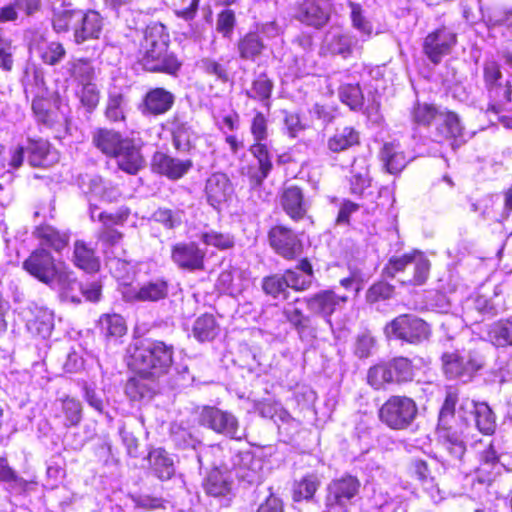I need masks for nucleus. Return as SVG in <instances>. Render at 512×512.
Returning a JSON list of instances; mask_svg holds the SVG:
<instances>
[{"instance_id":"nucleus-40","label":"nucleus","mask_w":512,"mask_h":512,"mask_svg":"<svg viewBox=\"0 0 512 512\" xmlns=\"http://www.w3.org/2000/svg\"><path fill=\"white\" fill-rule=\"evenodd\" d=\"M28 163L34 168H46L49 166L48 157L52 151L51 143L42 137H28L25 146Z\"/></svg>"},{"instance_id":"nucleus-25","label":"nucleus","mask_w":512,"mask_h":512,"mask_svg":"<svg viewBox=\"0 0 512 512\" xmlns=\"http://www.w3.org/2000/svg\"><path fill=\"white\" fill-rule=\"evenodd\" d=\"M233 468L239 481L249 485L262 481L263 462L251 451H242L232 458Z\"/></svg>"},{"instance_id":"nucleus-14","label":"nucleus","mask_w":512,"mask_h":512,"mask_svg":"<svg viewBox=\"0 0 512 512\" xmlns=\"http://www.w3.org/2000/svg\"><path fill=\"white\" fill-rule=\"evenodd\" d=\"M206 258V250L195 241H179L170 247V259L182 271H204Z\"/></svg>"},{"instance_id":"nucleus-43","label":"nucleus","mask_w":512,"mask_h":512,"mask_svg":"<svg viewBox=\"0 0 512 512\" xmlns=\"http://www.w3.org/2000/svg\"><path fill=\"white\" fill-rule=\"evenodd\" d=\"M220 326L212 313H203L198 316L192 327L194 338L201 343L211 342L219 335Z\"/></svg>"},{"instance_id":"nucleus-10","label":"nucleus","mask_w":512,"mask_h":512,"mask_svg":"<svg viewBox=\"0 0 512 512\" xmlns=\"http://www.w3.org/2000/svg\"><path fill=\"white\" fill-rule=\"evenodd\" d=\"M199 424L229 439L242 440L245 432L238 418L231 412L214 406H205L199 414Z\"/></svg>"},{"instance_id":"nucleus-29","label":"nucleus","mask_w":512,"mask_h":512,"mask_svg":"<svg viewBox=\"0 0 512 512\" xmlns=\"http://www.w3.org/2000/svg\"><path fill=\"white\" fill-rule=\"evenodd\" d=\"M58 296L62 301L80 304L81 283L78 281L74 271L70 269L65 262L61 263V270L55 276L54 283Z\"/></svg>"},{"instance_id":"nucleus-30","label":"nucleus","mask_w":512,"mask_h":512,"mask_svg":"<svg viewBox=\"0 0 512 512\" xmlns=\"http://www.w3.org/2000/svg\"><path fill=\"white\" fill-rule=\"evenodd\" d=\"M32 234L42 246L41 248L51 249L57 253H61L66 249L70 242V234L68 232L46 222L37 225Z\"/></svg>"},{"instance_id":"nucleus-60","label":"nucleus","mask_w":512,"mask_h":512,"mask_svg":"<svg viewBox=\"0 0 512 512\" xmlns=\"http://www.w3.org/2000/svg\"><path fill=\"white\" fill-rule=\"evenodd\" d=\"M200 67L205 75L213 77L216 81L223 84L232 80L228 66L216 59L210 57L203 58L201 59Z\"/></svg>"},{"instance_id":"nucleus-12","label":"nucleus","mask_w":512,"mask_h":512,"mask_svg":"<svg viewBox=\"0 0 512 512\" xmlns=\"http://www.w3.org/2000/svg\"><path fill=\"white\" fill-rule=\"evenodd\" d=\"M61 263L56 261L49 250L36 248L23 261L22 269L39 282L51 286L61 270Z\"/></svg>"},{"instance_id":"nucleus-62","label":"nucleus","mask_w":512,"mask_h":512,"mask_svg":"<svg viewBox=\"0 0 512 512\" xmlns=\"http://www.w3.org/2000/svg\"><path fill=\"white\" fill-rule=\"evenodd\" d=\"M249 131L253 142H266L269 136L268 115L262 111L254 110L249 124Z\"/></svg>"},{"instance_id":"nucleus-46","label":"nucleus","mask_w":512,"mask_h":512,"mask_svg":"<svg viewBox=\"0 0 512 512\" xmlns=\"http://www.w3.org/2000/svg\"><path fill=\"white\" fill-rule=\"evenodd\" d=\"M354 45L349 35L338 33L327 38L322 46V54L325 56H338L348 59L352 56Z\"/></svg>"},{"instance_id":"nucleus-33","label":"nucleus","mask_w":512,"mask_h":512,"mask_svg":"<svg viewBox=\"0 0 512 512\" xmlns=\"http://www.w3.org/2000/svg\"><path fill=\"white\" fill-rule=\"evenodd\" d=\"M360 144V131L351 125L336 128L326 141L327 149L333 154L349 151L360 146Z\"/></svg>"},{"instance_id":"nucleus-9","label":"nucleus","mask_w":512,"mask_h":512,"mask_svg":"<svg viewBox=\"0 0 512 512\" xmlns=\"http://www.w3.org/2000/svg\"><path fill=\"white\" fill-rule=\"evenodd\" d=\"M418 408L413 399L406 396H391L380 408L379 418L395 430L406 429L415 420Z\"/></svg>"},{"instance_id":"nucleus-7","label":"nucleus","mask_w":512,"mask_h":512,"mask_svg":"<svg viewBox=\"0 0 512 512\" xmlns=\"http://www.w3.org/2000/svg\"><path fill=\"white\" fill-rule=\"evenodd\" d=\"M457 395L448 392L439 412L438 433L442 447L448 452L451 461L462 460L466 452V445L461 432L449 426V420L454 417Z\"/></svg>"},{"instance_id":"nucleus-39","label":"nucleus","mask_w":512,"mask_h":512,"mask_svg":"<svg viewBox=\"0 0 512 512\" xmlns=\"http://www.w3.org/2000/svg\"><path fill=\"white\" fill-rule=\"evenodd\" d=\"M274 90V82L267 72H260L251 81L250 89L245 92L246 96L254 101L260 102L269 111L271 108V97Z\"/></svg>"},{"instance_id":"nucleus-64","label":"nucleus","mask_w":512,"mask_h":512,"mask_svg":"<svg viewBox=\"0 0 512 512\" xmlns=\"http://www.w3.org/2000/svg\"><path fill=\"white\" fill-rule=\"evenodd\" d=\"M204 488L207 494L214 497L223 496L230 490L229 483L218 470L208 475Z\"/></svg>"},{"instance_id":"nucleus-3","label":"nucleus","mask_w":512,"mask_h":512,"mask_svg":"<svg viewBox=\"0 0 512 512\" xmlns=\"http://www.w3.org/2000/svg\"><path fill=\"white\" fill-rule=\"evenodd\" d=\"M431 271V262L425 253L412 249L401 255L391 256L382 269V275L396 279L402 286L418 287L424 285Z\"/></svg>"},{"instance_id":"nucleus-34","label":"nucleus","mask_w":512,"mask_h":512,"mask_svg":"<svg viewBox=\"0 0 512 512\" xmlns=\"http://www.w3.org/2000/svg\"><path fill=\"white\" fill-rule=\"evenodd\" d=\"M130 137L123 136L120 131L112 128L99 127L92 133V144L105 156H112L127 142Z\"/></svg>"},{"instance_id":"nucleus-13","label":"nucleus","mask_w":512,"mask_h":512,"mask_svg":"<svg viewBox=\"0 0 512 512\" xmlns=\"http://www.w3.org/2000/svg\"><path fill=\"white\" fill-rule=\"evenodd\" d=\"M457 34L445 25L430 31L423 39L422 52L433 64L439 65L457 45Z\"/></svg>"},{"instance_id":"nucleus-38","label":"nucleus","mask_w":512,"mask_h":512,"mask_svg":"<svg viewBox=\"0 0 512 512\" xmlns=\"http://www.w3.org/2000/svg\"><path fill=\"white\" fill-rule=\"evenodd\" d=\"M168 122L171 125L170 133L175 150L185 153L190 152L194 148L191 126L177 115L171 117Z\"/></svg>"},{"instance_id":"nucleus-56","label":"nucleus","mask_w":512,"mask_h":512,"mask_svg":"<svg viewBox=\"0 0 512 512\" xmlns=\"http://www.w3.org/2000/svg\"><path fill=\"white\" fill-rule=\"evenodd\" d=\"M396 293V287L384 279L375 281L368 287L365 293V300L373 305L379 302L390 300Z\"/></svg>"},{"instance_id":"nucleus-58","label":"nucleus","mask_w":512,"mask_h":512,"mask_svg":"<svg viewBox=\"0 0 512 512\" xmlns=\"http://www.w3.org/2000/svg\"><path fill=\"white\" fill-rule=\"evenodd\" d=\"M200 240L206 246H211L220 251L231 250L235 247V237L231 233L208 230L200 234Z\"/></svg>"},{"instance_id":"nucleus-5","label":"nucleus","mask_w":512,"mask_h":512,"mask_svg":"<svg viewBox=\"0 0 512 512\" xmlns=\"http://www.w3.org/2000/svg\"><path fill=\"white\" fill-rule=\"evenodd\" d=\"M482 79L489 99L487 111L499 114L512 101V83L504 80L502 66L495 58H486L482 64Z\"/></svg>"},{"instance_id":"nucleus-41","label":"nucleus","mask_w":512,"mask_h":512,"mask_svg":"<svg viewBox=\"0 0 512 512\" xmlns=\"http://www.w3.org/2000/svg\"><path fill=\"white\" fill-rule=\"evenodd\" d=\"M40 60L48 66L59 64L66 56V49L59 41H47L43 37L33 45Z\"/></svg>"},{"instance_id":"nucleus-6","label":"nucleus","mask_w":512,"mask_h":512,"mask_svg":"<svg viewBox=\"0 0 512 512\" xmlns=\"http://www.w3.org/2000/svg\"><path fill=\"white\" fill-rule=\"evenodd\" d=\"M431 326L414 314H401L393 318L384 327L388 339L399 340L410 345L427 342L431 336Z\"/></svg>"},{"instance_id":"nucleus-49","label":"nucleus","mask_w":512,"mask_h":512,"mask_svg":"<svg viewBox=\"0 0 512 512\" xmlns=\"http://www.w3.org/2000/svg\"><path fill=\"white\" fill-rule=\"evenodd\" d=\"M98 323L101 333L107 339H117L127 333L126 322L119 314H103L100 316Z\"/></svg>"},{"instance_id":"nucleus-61","label":"nucleus","mask_w":512,"mask_h":512,"mask_svg":"<svg viewBox=\"0 0 512 512\" xmlns=\"http://www.w3.org/2000/svg\"><path fill=\"white\" fill-rule=\"evenodd\" d=\"M237 26L236 13L230 7H224L216 16V31L226 39H230Z\"/></svg>"},{"instance_id":"nucleus-63","label":"nucleus","mask_w":512,"mask_h":512,"mask_svg":"<svg viewBox=\"0 0 512 512\" xmlns=\"http://www.w3.org/2000/svg\"><path fill=\"white\" fill-rule=\"evenodd\" d=\"M201 0H171L174 15L184 21L195 19Z\"/></svg>"},{"instance_id":"nucleus-16","label":"nucleus","mask_w":512,"mask_h":512,"mask_svg":"<svg viewBox=\"0 0 512 512\" xmlns=\"http://www.w3.org/2000/svg\"><path fill=\"white\" fill-rule=\"evenodd\" d=\"M332 14L329 0H297L293 5V17L305 26L320 30L325 27Z\"/></svg>"},{"instance_id":"nucleus-57","label":"nucleus","mask_w":512,"mask_h":512,"mask_svg":"<svg viewBox=\"0 0 512 512\" xmlns=\"http://www.w3.org/2000/svg\"><path fill=\"white\" fill-rule=\"evenodd\" d=\"M125 95L120 92L109 93L104 109L105 118L111 123L126 121L124 110Z\"/></svg>"},{"instance_id":"nucleus-48","label":"nucleus","mask_w":512,"mask_h":512,"mask_svg":"<svg viewBox=\"0 0 512 512\" xmlns=\"http://www.w3.org/2000/svg\"><path fill=\"white\" fill-rule=\"evenodd\" d=\"M442 110L435 104L427 102H416L410 111L412 122L420 127H430L439 118Z\"/></svg>"},{"instance_id":"nucleus-45","label":"nucleus","mask_w":512,"mask_h":512,"mask_svg":"<svg viewBox=\"0 0 512 512\" xmlns=\"http://www.w3.org/2000/svg\"><path fill=\"white\" fill-rule=\"evenodd\" d=\"M465 407L470 410V416L476 427L484 434H490L495 429V417L486 403H475L467 400Z\"/></svg>"},{"instance_id":"nucleus-1","label":"nucleus","mask_w":512,"mask_h":512,"mask_svg":"<svg viewBox=\"0 0 512 512\" xmlns=\"http://www.w3.org/2000/svg\"><path fill=\"white\" fill-rule=\"evenodd\" d=\"M169 46V33L163 24L147 26L137 51V63L145 72L177 77L183 62Z\"/></svg>"},{"instance_id":"nucleus-47","label":"nucleus","mask_w":512,"mask_h":512,"mask_svg":"<svg viewBox=\"0 0 512 512\" xmlns=\"http://www.w3.org/2000/svg\"><path fill=\"white\" fill-rule=\"evenodd\" d=\"M0 482L6 485L8 491L15 494L25 492L29 484L9 465L6 457H0Z\"/></svg>"},{"instance_id":"nucleus-2","label":"nucleus","mask_w":512,"mask_h":512,"mask_svg":"<svg viewBox=\"0 0 512 512\" xmlns=\"http://www.w3.org/2000/svg\"><path fill=\"white\" fill-rule=\"evenodd\" d=\"M128 367L137 376L131 377L125 385V393L132 401L151 399L157 391L153 377L165 374L172 366V354H129Z\"/></svg>"},{"instance_id":"nucleus-4","label":"nucleus","mask_w":512,"mask_h":512,"mask_svg":"<svg viewBox=\"0 0 512 512\" xmlns=\"http://www.w3.org/2000/svg\"><path fill=\"white\" fill-rule=\"evenodd\" d=\"M31 110L36 123L53 131L56 138L61 139L70 133L69 106L58 92L37 94L32 100Z\"/></svg>"},{"instance_id":"nucleus-52","label":"nucleus","mask_w":512,"mask_h":512,"mask_svg":"<svg viewBox=\"0 0 512 512\" xmlns=\"http://www.w3.org/2000/svg\"><path fill=\"white\" fill-rule=\"evenodd\" d=\"M79 9H63L53 13L52 16V28L57 34L67 33L73 30L75 34V28L79 22Z\"/></svg>"},{"instance_id":"nucleus-8","label":"nucleus","mask_w":512,"mask_h":512,"mask_svg":"<svg viewBox=\"0 0 512 512\" xmlns=\"http://www.w3.org/2000/svg\"><path fill=\"white\" fill-rule=\"evenodd\" d=\"M270 248L287 261L296 260L304 250L299 234L288 224L277 222L267 230Z\"/></svg>"},{"instance_id":"nucleus-18","label":"nucleus","mask_w":512,"mask_h":512,"mask_svg":"<svg viewBox=\"0 0 512 512\" xmlns=\"http://www.w3.org/2000/svg\"><path fill=\"white\" fill-rule=\"evenodd\" d=\"M279 205L287 217L295 222L312 219L309 215L310 202L303 187L297 184L284 185L278 194Z\"/></svg>"},{"instance_id":"nucleus-11","label":"nucleus","mask_w":512,"mask_h":512,"mask_svg":"<svg viewBox=\"0 0 512 512\" xmlns=\"http://www.w3.org/2000/svg\"><path fill=\"white\" fill-rule=\"evenodd\" d=\"M414 376V366L405 357L394 358L387 364L376 365L368 371V382L376 389L384 383L407 382Z\"/></svg>"},{"instance_id":"nucleus-36","label":"nucleus","mask_w":512,"mask_h":512,"mask_svg":"<svg viewBox=\"0 0 512 512\" xmlns=\"http://www.w3.org/2000/svg\"><path fill=\"white\" fill-rule=\"evenodd\" d=\"M286 277L288 289L295 292H303L312 286L311 278L314 277V269L307 257L298 260L295 269L288 268L283 272Z\"/></svg>"},{"instance_id":"nucleus-32","label":"nucleus","mask_w":512,"mask_h":512,"mask_svg":"<svg viewBox=\"0 0 512 512\" xmlns=\"http://www.w3.org/2000/svg\"><path fill=\"white\" fill-rule=\"evenodd\" d=\"M102 29L103 19L98 12L94 10H80L74 41L76 44H82L86 41L99 39Z\"/></svg>"},{"instance_id":"nucleus-27","label":"nucleus","mask_w":512,"mask_h":512,"mask_svg":"<svg viewBox=\"0 0 512 512\" xmlns=\"http://www.w3.org/2000/svg\"><path fill=\"white\" fill-rule=\"evenodd\" d=\"M266 49L267 45L258 27L239 35L235 42L237 56L244 62H255L264 55Z\"/></svg>"},{"instance_id":"nucleus-17","label":"nucleus","mask_w":512,"mask_h":512,"mask_svg":"<svg viewBox=\"0 0 512 512\" xmlns=\"http://www.w3.org/2000/svg\"><path fill=\"white\" fill-rule=\"evenodd\" d=\"M360 486L359 479L348 474L332 480L326 487L324 500L326 511L346 509L347 504L359 493Z\"/></svg>"},{"instance_id":"nucleus-22","label":"nucleus","mask_w":512,"mask_h":512,"mask_svg":"<svg viewBox=\"0 0 512 512\" xmlns=\"http://www.w3.org/2000/svg\"><path fill=\"white\" fill-rule=\"evenodd\" d=\"M347 301L346 295H338L333 289H323L303 298L307 310L312 315L325 319L330 318Z\"/></svg>"},{"instance_id":"nucleus-15","label":"nucleus","mask_w":512,"mask_h":512,"mask_svg":"<svg viewBox=\"0 0 512 512\" xmlns=\"http://www.w3.org/2000/svg\"><path fill=\"white\" fill-rule=\"evenodd\" d=\"M204 195L207 203L217 211L230 206L236 197L230 177L221 171L211 173L205 180Z\"/></svg>"},{"instance_id":"nucleus-20","label":"nucleus","mask_w":512,"mask_h":512,"mask_svg":"<svg viewBox=\"0 0 512 512\" xmlns=\"http://www.w3.org/2000/svg\"><path fill=\"white\" fill-rule=\"evenodd\" d=\"M441 122L435 127L437 143H448L453 149L464 143L465 127L459 114L450 109L442 110Z\"/></svg>"},{"instance_id":"nucleus-44","label":"nucleus","mask_w":512,"mask_h":512,"mask_svg":"<svg viewBox=\"0 0 512 512\" xmlns=\"http://www.w3.org/2000/svg\"><path fill=\"white\" fill-rule=\"evenodd\" d=\"M410 474L415 477L425 490L429 493L433 500L442 499L440 495V489L435 483L434 477L431 475V471L426 461L422 459H414L410 463L409 467Z\"/></svg>"},{"instance_id":"nucleus-42","label":"nucleus","mask_w":512,"mask_h":512,"mask_svg":"<svg viewBox=\"0 0 512 512\" xmlns=\"http://www.w3.org/2000/svg\"><path fill=\"white\" fill-rule=\"evenodd\" d=\"M150 467L160 480H169L175 473L174 460L163 448H155L148 454Z\"/></svg>"},{"instance_id":"nucleus-59","label":"nucleus","mask_w":512,"mask_h":512,"mask_svg":"<svg viewBox=\"0 0 512 512\" xmlns=\"http://www.w3.org/2000/svg\"><path fill=\"white\" fill-rule=\"evenodd\" d=\"M184 211L180 209H170L168 207H158L152 214V219L167 230H173L181 226L183 222Z\"/></svg>"},{"instance_id":"nucleus-28","label":"nucleus","mask_w":512,"mask_h":512,"mask_svg":"<svg viewBox=\"0 0 512 512\" xmlns=\"http://www.w3.org/2000/svg\"><path fill=\"white\" fill-rule=\"evenodd\" d=\"M169 280L164 277L152 279L137 290H127L123 296L127 301L158 302L169 295Z\"/></svg>"},{"instance_id":"nucleus-24","label":"nucleus","mask_w":512,"mask_h":512,"mask_svg":"<svg viewBox=\"0 0 512 512\" xmlns=\"http://www.w3.org/2000/svg\"><path fill=\"white\" fill-rule=\"evenodd\" d=\"M175 100L170 90L160 86L151 87L143 95L139 109L143 115L157 117L168 113Z\"/></svg>"},{"instance_id":"nucleus-23","label":"nucleus","mask_w":512,"mask_h":512,"mask_svg":"<svg viewBox=\"0 0 512 512\" xmlns=\"http://www.w3.org/2000/svg\"><path fill=\"white\" fill-rule=\"evenodd\" d=\"M442 366L448 378L466 382L481 368L482 361L472 354H443Z\"/></svg>"},{"instance_id":"nucleus-19","label":"nucleus","mask_w":512,"mask_h":512,"mask_svg":"<svg viewBox=\"0 0 512 512\" xmlns=\"http://www.w3.org/2000/svg\"><path fill=\"white\" fill-rule=\"evenodd\" d=\"M248 151L257 162V166H247L242 169V174L248 179L251 188H259L269 177L273 170L271 153L266 142H252Z\"/></svg>"},{"instance_id":"nucleus-55","label":"nucleus","mask_w":512,"mask_h":512,"mask_svg":"<svg viewBox=\"0 0 512 512\" xmlns=\"http://www.w3.org/2000/svg\"><path fill=\"white\" fill-rule=\"evenodd\" d=\"M283 315L286 320L295 328L301 338L304 336L314 337V329L311 326L310 317L305 315L300 308H284Z\"/></svg>"},{"instance_id":"nucleus-31","label":"nucleus","mask_w":512,"mask_h":512,"mask_svg":"<svg viewBox=\"0 0 512 512\" xmlns=\"http://www.w3.org/2000/svg\"><path fill=\"white\" fill-rule=\"evenodd\" d=\"M72 263L87 274H96L101 269V259L97 255L96 247L81 239L73 244Z\"/></svg>"},{"instance_id":"nucleus-50","label":"nucleus","mask_w":512,"mask_h":512,"mask_svg":"<svg viewBox=\"0 0 512 512\" xmlns=\"http://www.w3.org/2000/svg\"><path fill=\"white\" fill-rule=\"evenodd\" d=\"M488 337L497 348L512 347V322L508 319L494 322L488 331Z\"/></svg>"},{"instance_id":"nucleus-26","label":"nucleus","mask_w":512,"mask_h":512,"mask_svg":"<svg viewBox=\"0 0 512 512\" xmlns=\"http://www.w3.org/2000/svg\"><path fill=\"white\" fill-rule=\"evenodd\" d=\"M112 159L119 170L131 176L137 175L146 165L141 146L133 138H129Z\"/></svg>"},{"instance_id":"nucleus-37","label":"nucleus","mask_w":512,"mask_h":512,"mask_svg":"<svg viewBox=\"0 0 512 512\" xmlns=\"http://www.w3.org/2000/svg\"><path fill=\"white\" fill-rule=\"evenodd\" d=\"M31 316L27 320L28 330L37 336L47 338L51 335L54 328L53 312L42 306H35L30 311Z\"/></svg>"},{"instance_id":"nucleus-21","label":"nucleus","mask_w":512,"mask_h":512,"mask_svg":"<svg viewBox=\"0 0 512 512\" xmlns=\"http://www.w3.org/2000/svg\"><path fill=\"white\" fill-rule=\"evenodd\" d=\"M151 170L171 181L182 179L193 168L191 159H180L163 151H156L151 158Z\"/></svg>"},{"instance_id":"nucleus-54","label":"nucleus","mask_w":512,"mask_h":512,"mask_svg":"<svg viewBox=\"0 0 512 512\" xmlns=\"http://www.w3.org/2000/svg\"><path fill=\"white\" fill-rule=\"evenodd\" d=\"M319 486L320 480L317 475L304 476L299 481H295L293 485V500L295 502L312 500Z\"/></svg>"},{"instance_id":"nucleus-53","label":"nucleus","mask_w":512,"mask_h":512,"mask_svg":"<svg viewBox=\"0 0 512 512\" xmlns=\"http://www.w3.org/2000/svg\"><path fill=\"white\" fill-rule=\"evenodd\" d=\"M261 288L267 296L274 299L279 297L287 299L289 295L288 284L283 273H273L263 277L261 281Z\"/></svg>"},{"instance_id":"nucleus-35","label":"nucleus","mask_w":512,"mask_h":512,"mask_svg":"<svg viewBox=\"0 0 512 512\" xmlns=\"http://www.w3.org/2000/svg\"><path fill=\"white\" fill-rule=\"evenodd\" d=\"M379 158L384 170L392 175L400 174L410 161L406 152L396 141L385 142L380 149Z\"/></svg>"},{"instance_id":"nucleus-51","label":"nucleus","mask_w":512,"mask_h":512,"mask_svg":"<svg viewBox=\"0 0 512 512\" xmlns=\"http://www.w3.org/2000/svg\"><path fill=\"white\" fill-rule=\"evenodd\" d=\"M340 101L352 111H360L364 107L365 98L359 83H346L339 87Z\"/></svg>"}]
</instances>
